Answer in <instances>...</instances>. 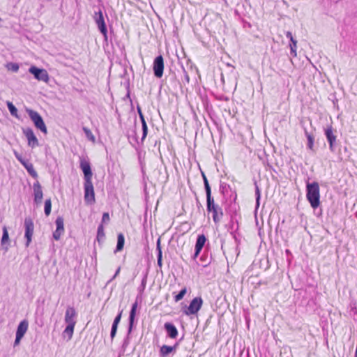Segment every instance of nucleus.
Listing matches in <instances>:
<instances>
[{
    "mask_svg": "<svg viewBox=\"0 0 357 357\" xmlns=\"http://www.w3.org/2000/svg\"><path fill=\"white\" fill-rule=\"evenodd\" d=\"M84 202L86 204H93L96 202L94 188L92 180L85 181L84 183Z\"/></svg>",
    "mask_w": 357,
    "mask_h": 357,
    "instance_id": "1a4fd4ad",
    "label": "nucleus"
},
{
    "mask_svg": "<svg viewBox=\"0 0 357 357\" xmlns=\"http://www.w3.org/2000/svg\"><path fill=\"white\" fill-rule=\"evenodd\" d=\"M56 230L53 232V238L56 241H59L61 238V236L64 232V225H63V219L62 217L59 216L56 218Z\"/></svg>",
    "mask_w": 357,
    "mask_h": 357,
    "instance_id": "f3484780",
    "label": "nucleus"
},
{
    "mask_svg": "<svg viewBox=\"0 0 357 357\" xmlns=\"http://www.w3.org/2000/svg\"><path fill=\"white\" fill-rule=\"evenodd\" d=\"M29 73L33 75V77L38 81L48 83L50 80L49 74L44 68H40L36 66H31L29 68Z\"/></svg>",
    "mask_w": 357,
    "mask_h": 357,
    "instance_id": "6e6552de",
    "label": "nucleus"
},
{
    "mask_svg": "<svg viewBox=\"0 0 357 357\" xmlns=\"http://www.w3.org/2000/svg\"><path fill=\"white\" fill-rule=\"evenodd\" d=\"M306 198L312 208L315 209L320 205L319 185L317 182H307Z\"/></svg>",
    "mask_w": 357,
    "mask_h": 357,
    "instance_id": "f03ea898",
    "label": "nucleus"
},
{
    "mask_svg": "<svg viewBox=\"0 0 357 357\" xmlns=\"http://www.w3.org/2000/svg\"><path fill=\"white\" fill-rule=\"evenodd\" d=\"M22 132L27 139V144L29 146L34 148L39 145L38 140L36 136L35 135L32 128H22Z\"/></svg>",
    "mask_w": 357,
    "mask_h": 357,
    "instance_id": "ddd939ff",
    "label": "nucleus"
},
{
    "mask_svg": "<svg viewBox=\"0 0 357 357\" xmlns=\"http://www.w3.org/2000/svg\"><path fill=\"white\" fill-rule=\"evenodd\" d=\"M230 189V186L225 183H221L220 185V192L223 195H225V193L227 192L228 190Z\"/></svg>",
    "mask_w": 357,
    "mask_h": 357,
    "instance_id": "4c0bfd02",
    "label": "nucleus"
},
{
    "mask_svg": "<svg viewBox=\"0 0 357 357\" xmlns=\"http://www.w3.org/2000/svg\"><path fill=\"white\" fill-rule=\"evenodd\" d=\"M122 311H121L114 318L113 323L114 324H119L121 319Z\"/></svg>",
    "mask_w": 357,
    "mask_h": 357,
    "instance_id": "37998d69",
    "label": "nucleus"
},
{
    "mask_svg": "<svg viewBox=\"0 0 357 357\" xmlns=\"http://www.w3.org/2000/svg\"><path fill=\"white\" fill-rule=\"evenodd\" d=\"M255 193L256 199L255 210H257L260 204L261 191L256 181L255 182Z\"/></svg>",
    "mask_w": 357,
    "mask_h": 357,
    "instance_id": "c85d7f7f",
    "label": "nucleus"
},
{
    "mask_svg": "<svg viewBox=\"0 0 357 357\" xmlns=\"http://www.w3.org/2000/svg\"><path fill=\"white\" fill-rule=\"evenodd\" d=\"M137 113H138L139 116L143 114L141 107L139 105H137Z\"/></svg>",
    "mask_w": 357,
    "mask_h": 357,
    "instance_id": "8fccbe9b",
    "label": "nucleus"
},
{
    "mask_svg": "<svg viewBox=\"0 0 357 357\" xmlns=\"http://www.w3.org/2000/svg\"><path fill=\"white\" fill-rule=\"evenodd\" d=\"M187 292V289L185 287L183 288L175 296H174V301L176 302H178L183 299L184 296L185 295Z\"/></svg>",
    "mask_w": 357,
    "mask_h": 357,
    "instance_id": "c9c22d12",
    "label": "nucleus"
},
{
    "mask_svg": "<svg viewBox=\"0 0 357 357\" xmlns=\"http://www.w3.org/2000/svg\"><path fill=\"white\" fill-rule=\"evenodd\" d=\"M203 304V300L201 297L194 298L190 303L188 306L183 307V313L187 316L197 314L201 309Z\"/></svg>",
    "mask_w": 357,
    "mask_h": 357,
    "instance_id": "423d86ee",
    "label": "nucleus"
},
{
    "mask_svg": "<svg viewBox=\"0 0 357 357\" xmlns=\"http://www.w3.org/2000/svg\"><path fill=\"white\" fill-rule=\"evenodd\" d=\"M93 18L98 26L99 31L103 36L104 40L107 42L108 40L107 28L105 22L102 11L100 8H98V11L94 12Z\"/></svg>",
    "mask_w": 357,
    "mask_h": 357,
    "instance_id": "39448f33",
    "label": "nucleus"
},
{
    "mask_svg": "<svg viewBox=\"0 0 357 357\" xmlns=\"http://www.w3.org/2000/svg\"><path fill=\"white\" fill-rule=\"evenodd\" d=\"M52 210V202L50 199H47L45 202L44 205V213L46 216H49L51 213Z\"/></svg>",
    "mask_w": 357,
    "mask_h": 357,
    "instance_id": "2f4dec72",
    "label": "nucleus"
},
{
    "mask_svg": "<svg viewBox=\"0 0 357 357\" xmlns=\"http://www.w3.org/2000/svg\"><path fill=\"white\" fill-rule=\"evenodd\" d=\"M77 312L73 306L68 305L65 312L64 321L66 324L63 332V336L67 335L68 340L73 337L74 328L77 323Z\"/></svg>",
    "mask_w": 357,
    "mask_h": 357,
    "instance_id": "f257e3e1",
    "label": "nucleus"
},
{
    "mask_svg": "<svg viewBox=\"0 0 357 357\" xmlns=\"http://www.w3.org/2000/svg\"><path fill=\"white\" fill-rule=\"evenodd\" d=\"M79 167L83 172L84 181L92 180L93 173L91 171L90 162L84 159H82L80 160Z\"/></svg>",
    "mask_w": 357,
    "mask_h": 357,
    "instance_id": "2eb2a0df",
    "label": "nucleus"
},
{
    "mask_svg": "<svg viewBox=\"0 0 357 357\" xmlns=\"http://www.w3.org/2000/svg\"><path fill=\"white\" fill-rule=\"evenodd\" d=\"M212 260L211 255L208 254V251L206 250V248L204 250L203 254L199 258L200 261V265L203 267H206L208 266Z\"/></svg>",
    "mask_w": 357,
    "mask_h": 357,
    "instance_id": "5701e85b",
    "label": "nucleus"
},
{
    "mask_svg": "<svg viewBox=\"0 0 357 357\" xmlns=\"http://www.w3.org/2000/svg\"><path fill=\"white\" fill-rule=\"evenodd\" d=\"M33 201L36 205L40 204L43 197L42 187L38 181H36L33 185Z\"/></svg>",
    "mask_w": 357,
    "mask_h": 357,
    "instance_id": "dca6fc26",
    "label": "nucleus"
},
{
    "mask_svg": "<svg viewBox=\"0 0 357 357\" xmlns=\"http://www.w3.org/2000/svg\"><path fill=\"white\" fill-rule=\"evenodd\" d=\"M183 68V73H184V80L183 81V84H185V83L186 84H189L190 82V77L188 74V73L186 72V70H185V68L183 67H182Z\"/></svg>",
    "mask_w": 357,
    "mask_h": 357,
    "instance_id": "a19ab883",
    "label": "nucleus"
},
{
    "mask_svg": "<svg viewBox=\"0 0 357 357\" xmlns=\"http://www.w3.org/2000/svg\"><path fill=\"white\" fill-rule=\"evenodd\" d=\"M22 339V337H20V336H18V335H15V340L14 345L13 346L14 347L17 346L20 344V342Z\"/></svg>",
    "mask_w": 357,
    "mask_h": 357,
    "instance_id": "a18cd8bd",
    "label": "nucleus"
},
{
    "mask_svg": "<svg viewBox=\"0 0 357 357\" xmlns=\"http://www.w3.org/2000/svg\"><path fill=\"white\" fill-rule=\"evenodd\" d=\"M178 345V343H176L174 346L162 345L160 349V356L167 357L172 352H175Z\"/></svg>",
    "mask_w": 357,
    "mask_h": 357,
    "instance_id": "aec40b11",
    "label": "nucleus"
},
{
    "mask_svg": "<svg viewBox=\"0 0 357 357\" xmlns=\"http://www.w3.org/2000/svg\"><path fill=\"white\" fill-rule=\"evenodd\" d=\"M236 197V195H235L234 202H231L228 207L226 208L227 213H229V215H230L232 229H234L235 222L238 225V220L236 217L238 215L239 206L235 202Z\"/></svg>",
    "mask_w": 357,
    "mask_h": 357,
    "instance_id": "f8f14e48",
    "label": "nucleus"
},
{
    "mask_svg": "<svg viewBox=\"0 0 357 357\" xmlns=\"http://www.w3.org/2000/svg\"><path fill=\"white\" fill-rule=\"evenodd\" d=\"M110 218H109V215L108 213L105 212L102 214V224L103 222H108L109 221Z\"/></svg>",
    "mask_w": 357,
    "mask_h": 357,
    "instance_id": "79ce46f5",
    "label": "nucleus"
},
{
    "mask_svg": "<svg viewBox=\"0 0 357 357\" xmlns=\"http://www.w3.org/2000/svg\"><path fill=\"white\" fill-rule=\"evenodd\" d=\"M24 238L26 239L25 246H29L32 241V236L34 230V224L31 217H26L24 219Z\"/></svg>",
    "mask_w": 357,
    "mask_h": 357,
    "instance_id": "9d476101",
    "label": "nucleus"
},
{
    "mask_svg": "<svg viewBox=\"0 0 357 357\" xmlns=\"http://www.w3.org/2000/svg\"><path fill=\"white\" fill-rule=\"evenodd\" d=\"M24 167L26 169L27 172L34 178H38V174L35 170L32 163L26 160L24 164H22Z\"/></svg>",
    "mask_w": 357,
    "mask_h": 357,
    "instance_id": "a878e982",
    "label": "nucleus"
},
{
    "mask_svg": "<svg viewBox=\"0 0 357 357\" xmlns=\"http://www.w3.org/2000/svg\"><path fill=\"white\" fill-rule=\"evenodd\" d=\"M285 35H286V37H287V38H289L290 41H291L292 40H294V37H293V36H292L291 32H290V31H287Z\"/></svg>",
    "mask_w": 357,
    "mask_h": 357,
    "instance_id": "de8ad7c7",
    "label": "nucleus"
},
{
    "mask_svg": "<svg viewBox=\"0 0 357 357\" xmlns=\"http://www.w3.org/2000/svg\"><path fill=\"white\" fill-rule=\"evenodd\" d=\"M105 238V234L104 231V227L102 224H100L98 227L96 239L99 243L104 241Z\"/></svg>",
    "mask_w": 357,
    "mask_h": 357,
    "instance_id": "cd10ccee",
    "label": "nucleus"
},
{
    "mask_svg": "<svg viewBox=\"0 0 357 357\" xmlns=\"http://www.w3.org/2000/svg\"><path fill=\"white\" fill-rule=\"evenodd\" d=\"M26 112L35 127L43 133L47 134V129L41 115L38 112L31 109H26Z\"/></svg>",
    "mask_w": 357,
    "mask_h": 357,
    "instance_id": "20e7f679",
    "label": "nucleus"
},
{
    "mask_svg": "<svg viewBox=\"0 0 357 357\" xmlns=\"http://www.w3.org/2000/svg\"><path fill=\"white\" fill-rule=\"evenodd\" d=\"M138 303L137 301H135L134 303H132L130 313H129V318H128V333H130L133 326L135 323V319L136 316V312L137 309Z\"/></svg>",
    "mask_w": 357,
    "mask_h": 357,
    "instance_id": "a211bd4d",
    "label": "nucleus"
},
{
    "mask_svg": "<svg viewBox=\"0 0 357 357\" xmlns=\"http://www.w3.org/2000/svg\"><path fill=\"white\" fill-rule=\"evenodd\" d=\"M146 280H147V273H146L142 280V282L140 284V285L139 286L137 290L139 291V293L140 294H142L146 288Z\"/></svg>",
    "mask_w": 357,
    "mask_h": 357,
    "instance_id": "f704fd0d",
    "label": "nucleus"
},
{
    "mask_svg": "<svg viewBox=\"0 0 357 357\" xmlns=\"http://www.w3.org/2000/svg\"><path fill=\"white\" fill-rule=\"evenodd\" d=\"M164 328L170 338H176L178 335V330L176 326L170 322H167L164 325Z\"/></svg>",
    "mask_w": 357,
    "mask_h": 357,
    "instance_id": "412c9836",
    "label": "nucleus"
},
{
    "mask_svg": "<svg viewBox=\"0 0 357 357\" xmlns=\"http://www.w3.org/2000/svg\"><path fill=\"white\" fill-rule=\"evenodd\" d=\"M324 135L329 144V150L332 153H335L337 147V136L334 134V130L331 125L324 128Z\"/></svg>",
    "mask_w": 357,
    "mask_h": 357,
    "instance_id": "0eeeda50",
    "label": "nucleus"
},
{
    "mask_svg": "<svg viewBox=\"0 0 357 357\" xmlns=\"http://www.w3.org/2000/svg\"><path fill=\"white\" fill-rule=\"evenodd\" d=\"M118 326H119V324H114V323H112V328H111V331H110V337H111L112 340L114 338V337L116 335Z\"/></svg>",
    "mask_w": 357,
    "mask_h": 357,
    "instance_id": "58836bf2",
    "label": "nucleus"
},
{
    "mask_svg": "<svg viewBox=\"0 0 357 357\" xmlns=\"http://www.w3.org/2000/svg\"><path fill=\"white\" fill-rule=\"evenodd\" d=\"M14 155L21 164H24V162L26 161V160L22 158V155L20 154L17 151H14Z\"/></svg>",
    "mask_w": 357,
    "mask_h": 357,
    "instance_id": "ea45409f",
    "label": "nucleus"
},
{
    "mask_svg": "<svg viewBox=\"0 0 357 357\" xmlns=\"http://www.w3.org/2000/svg\"><path fill=\"white\" fill-rule=\"evenodd\" d=\"M10 65L11 66L10 70L13 72H17L19 70V66L17 63H11Z\"/></svg>",
    "mask_w": 357,
    "mask_h": 357,
    "instance_id": "c03bdc74",
    "label": "nucleus"
},
{
    "mask_svg": "<svg viewBox=\"0 0 357 357\" xmlns=\"http://www.w3.org/2000/svg\"><path fill=\"white\" fill-rule=\"evenodd\" d=\"M7 107H8V109L12 116L18 117L17 109L11 102H9V101L7 102Z\"/></svg>",
    "mask_w": 357,
    "mask_h": 357,
    "instance_id": "473e14b6",
    "label": "nucleus"
},
{
    "mask_svg": "<svg viewBox=\"0 0 357 357\" xmlns=\"http://www.w3.org/2000/svg\"><path fill=\"white\" fill-rule=\"evenodd\" d=\"M202 178H203L204 189H205V191H206V197L209 196V195H211V186L209 185L208 181L207 178H206V175L204 174V172H202Z\"/></svg>",
    "mask_w": 357,
    "mask_h": 357,
    "instance_id": "c756f323",
    "label": "nucleus"
},
{
    "mask_svg": "<svg viewBox=\"0 0 357 357\" xmlns=\"http://www.w3.org/2000/svg\"><path fill=\"white\" fill-rule=\"evenodd\" d=\"M3 234L1 240V244L3 247V249L5 252H7L8 250L9 246H10V238H9V234L7 229V227L6 226L3 227Z\"/></svg>",
    "mask_w": 357,
    "mask_h": 357,
    "instance_id": "6ab92c4d",
    "label": "nucleus"
},
{
    "mask_svg": "<svg viewBox=\"0 0 357 357\" xmlns=\"http://www.w3.org/2000/svg\"><path fill=\"white\" fill-rule=\"evenodd\" d=\"M289 47H290L291 56L293 57H296L297 55L296 54L297 40L296 39H294V40H292L291 41H290Z\"/></svg>",
    "mask_w": 357,
    "mask_h": 357,
    "instance_id": "7c9ffc66",
    "label": "nucleus"
},
{
    "mask_svg": "<svg viewBox=\"0 0 357 357\" xmlns=\"http://www.w3.org/2000/svg\"><path fill=\"white\" fill-rule=\"evenodd\" d=\"M82 130L89 140L91 142L95 141V137L89 128L86 127H83Z\"/></svg>",
    "mask_w": 357,
    "mask_h": 357,
    "instance_id": "72a5a7b5",
    "label": "nucleus"
},
{
    "mask_svg": "<svg viewBox=\"0 0 357 357\" xmlns=\"http://www.w3.org/2000/svg\"><path fill=\"white\" fill-rule=\"evenodd\" d=\"M286 254L287 255H291V252L289 250H286Z\"/></svg>",
    "mask_w": 357,
    "mask_h": 357,
    "instance_id": "603ef678",
    "label": "nucleus"
},
{
    "mask_svg": "<svg viewBox=\"0 0 357 357\" xmlns=\"http://www.w3.org/2000/svg\"><path fill=\"white\" fill-rule=\"evenodd\" d=\"M142 136L141 138V143L144 142V140L146 139L148 133V126L146 124V122H143L142 123Z\"/></svg>",
    "mask_w": 357,
    "mask_h": 357,
    "instance_id": "e433bc0d",
    "label": "nucleus"
},
{
    "mask_svg": "<svg viewBox=\"0 0 357 357\" xmlns=\"http://www.w3.org/2000/svg\"><path fill=\"white\" fill-rule=\"evenodd\" d=\"M304 133L305 136L307 138V147L311 151H314V137L312 133H310L307 131L306 128H304Z\"/></svg>",
    "mask_w": 357,
    "mask_h": 357,
    "instance_id": "393cba45",
    "label": "nucleus"
},
{
    "mask_svg": "<svg viewBox=\"0 0 357 357\" xmlns=\"http://www.w3.org/2000/svg\"><path fill=\"white\" fill-rule=\"evenodd\" d=\"M132 140L135 142V144H139V141H138V138H137V137L136 136V134H135V136L133 137Z\"/></svg>",
    "mask_w": 357,
    "mask_h": 357,
    "instance_id": "3c124183",
    "label": "nucleus"
},
{
    "mask_svg": "<svg viewBox=\"0 0 357 357\" xmlns=\"http://www.w3.org/2000/svg\"><path fill=\"white\" fill-rule=\"evenodd\" d=\"M222 80L224 82V77H223L222 75Z\"/></svg>",
    "mask_w": 357,
    "mask_h": 357,
    "instance_id": "5fc2aeb1",
    "label": "nucleus"
},
{
    "mask_svg": "<svg viewBox=\"0 0 357 357\" xmlns=\"http://www.w3.org/2000/svg\"><path fill=\"white\" fill-rule=\"evenodd\" d=\"M139 117L142 123H143V122H146L144 114L139 115Z\"/></svg>",
    "mask_w": 357,
    "mask_h": 357,
    "instance_id": "09e8293b",
    "label": "nucleus"
},
{
    "mask_svg": "<svg viewBox=\"0 0 357 357\" xmlns=\"http://www.w3.org/2000/svg\"><path fill=\"white\" fill-rule=\"evenodd\" d=\"M206 240L207 239L204 234L198 235L197 240H196V243H195V252H194L193 255L192 256V259L193 260L195 261L196 259L199 255L201 251L202 250V249L204 248V247L205 245Z\"/></svg>",
    "mask_w": 357,
    "mask_h": 357,
    "instance_id": "4468645a",
    "label": "nucleus"
},
{
    "mask_svg": "<svg viewBox=\"0 0 357 357\" xmlns=\"http://www.w3.org/2000/svg\"><path fill=\"white\" fill-rule=\"evenodd\" d=\"M206 210L208 213H212L213 220L217 224L220 222L223 218V211L221 207L215 203L212 195L206 197Z\"/></svg>",
    "mask_w": 357,
    "mask_h": 357,
    "instance_id": "7ed1b4c3",
    "label": "nucleus"
},
{
    "mask_svg": "<svg viewBox=\"0 0 357 357\" xmlns=\"http://www.w3.org/2000/svg\"><path fill=\"white\" fill-rule=\"evenodd\" d=\"M28 327H29L28 320L23 319L18 324L15 335L23 337L24 336L26 332L28 330Z\"/></svg>",
    "mask_w": 357,
    "mask_h": 357,
    "instance_id": "4be33fe9",
    "label": "nucleus"
},
{
    "mask_svg": "<svg viewBox=\"0 0 357 357\" xmlns=\"http://www.w3.org/2000/svg\"><path fill=\"white\" fill-rule=\"evenodd\" d=\"M120 271H121V267H119V268L116 269V272H115V273H114V276H113V277H112V278L108 281V282H111L112 280H113L116 277H117V276H118V275H119V273H120Z\"/></svg>",
    "mask_w": 357,
    "mask_h": 357,
    "instance_id": "49530a36",
    "label": "nucleus"
},
{
    "mask_svg": "<svg viewBox=\"0 0 357 357\" xmlns=\"http://www.w3.org/2000/svg\"><path fill=\"white\" fill-rule=\"evenodd\" d=\"M157 251V264L161 268L162 266V252L160 245V238H158L156 242Z\"/></svg>",
    "mask_w": 357,
    "mask_h": 357,
    "instance_id": "b1692460",
    "label": "nucleus"
},
{
    "mask_svg": "<svg viewBox=\"0 0 357 357\" xmlns=\"http://www.w3.org/2000/svg\"><path fill=\"white\" fill-rule=\"evenodd\" d=\"M354 357H357V352H355Z\"/></svg>",
    "mask_w": 357,
    "mask_h": 357,
    "instance_id": "864d4df0",
    "label": "nucleus"
},
{
    "mask_svg": "<svg viewBox=\"0 0 357 357\" xmlns=\"http://www.w3.org/2000/svg\"><path fill=\"white\" fill-rule=\"evenodd\" d=\"M153 71L155 77L161 78L162 77L164 71V59L162 55H158L154 59Z\"/></svg>",
    "mask_w": 357,
    "mask_h": 357,
    "instance_id": "9b49d317",
    "label": "nucleus"
},
{
    "mask_svg": "<svg viewBox=\"0 0 357 357\" xmlns=\"http://www.w3.org/2000/svg\"><path fill=\"white\" fill-rule=\"evenodd\" d=\"M125 243L124 235L122 233H119L117 236V243L114 252H120L123 249Z\"/></svg>",
    "mask_w": 357,
    "mask_h": 357,
    "instance_id": "bb28decb",
    "label": "nucleus"
}]
</instances>
